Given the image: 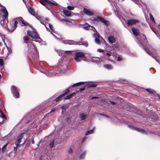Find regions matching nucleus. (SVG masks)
I'll list each match as a JSON object with an SVG mask.
<instances>
[{
    "instance_id": "nucleus-43",
    "label": "nucleus",
    "mask_w": 160,
    "mask_h": 160,
    "mask_svg": "<svg viewBox=\"0 0 160 160\" xmlns=\"http://www.w3.org/2000/svg\"><path fill=\"white\" fill-rule=\"evenodd\" d=\"M7 145H8V143L6 144L2 147V152H3L4 151V150L6 148V147L7 146Z\"/></svg>"
},
{
    "instance_id": "nucleus-49",
    "label": "nucleus",
    "mask_w": 160,
    "mask_h": 160,
    "mask_svg": "<svg viewBox=\"0 0 160 160\" xmlns=\"http://www.w3.org/2000/svg\"><path fill=\"white\" fill-rule=\"evenodd\" d=\"M55 110V108H53L50 111V112L51 113L53 112H54Z\"/></svg>"
},
{
    "instance_id": "nucleus-13",
    "label": "nucleus",
    "mask_w": 160,
    "mask_h": 160,
    "mask_svg": "<svg viewBox=\"0 0 160 160\" xmlns=\"http://www.w3.org/2000/svg\"><path fill=\"white\" fill-rule=\"evenodd\" d=\"M14 20H15V21H14V26H13V28L12 29H10L8 27V26L5 27V28L7 30H8V31H9L11 32H12L13 31L15 30L16 28L17 27V24H18V22L17 20H15V19H14Z\"/></svg>"
},
{
    "instance_id": "nucleus-60",
    "label": "nucleus",
    "mask_w": 160,
    "mask_h": 160,
    "mask_svg": "<svg viewBox=\"0 0 160 160\" xmlns=\"http://www.w3.org/2000/svg\"><path fill=\"white\" fill-rule=\"evenodd\" d=\"M65 19H61V21H65Z\"/></svg>"
},
{
    "instance_id": "nucleus-40",
    "label": "nucleus",
    "mask_w": 160,
    "mask_h": 160,
    "mask_svg": "<svg viewBox=\"0 0 160 160\" xmlns=\"http://www.w3.org/2000/svg\"><path fill=\"white\" fill-rule=\"evenodd\" d=\"M67 8L69 10H72L74 8V7L72 6H68Z\"/></svg>"
},
{
    "instance_id": "nucleus-20",
    "label": "nucleus",
    "mask_w": 160,
    "mask_h": 160,
    "mask_svg": "<svg viewBox=\"0 0 160 160\" xmlns=\"http://www.w3.org/2000/svg\"><path fill=\"white\" fill-rule=\"evenodd\" d=\"M87 116V115L83 113H81L79 115L80 118L82 120H84L85 119Z\"/></svg>"
},
{
    "instance_id": "nucleus-29",
    "label": "nucleus",
    "mask_w": 160,
    "mask_h": 160,
    "mask_svg": "<svg viewBox=\"0 0 160 160\" xmlns=\"http://www.w3.org/2000/svg\"><path fill=\"white\" fill-rule=\"evenodd\" d=\"M140 37L143 38L144 42L146 43L147 42V39L146 37L143 34H142L140 35Z\"/></svg>"
},
{
    "instance_id": "nucleus-44",
    "label": "nucleus",
    "mask_w": 160,
    "mask_h": 160,
    "mask_svg": "<svg viewBox=\"0 0 160 160\" xmlns=\"http://www.w3.org/2000/svg\"><path fill=\"white\" fill-rule=\"evenodd\" d=\"M143 49H144V50L146 51V52H147L148 54L149 55H150V56H152V57L153 58H155V57H154L153 56H152L151 55V54L150 53H149V52H148V51H147L144 48H143Z\"/></svg>"
},
{
    "instance_id": "nucleus-50",
    "label": "nucleus",
    "mask_w": 160,
    "mask_h": 160,
    "mask_svg": "<svg viewBox=\"0 0 160 160\" xmlns=\"http://www.w3.org/2000/svg\"><path fill=\"white\" fill-rule=\"evenodd\" d=\"M110 103L112 104V105H114V104H116V103L114 102H113V101H110Z\"/></svg>"
},
{
    "instance_id": "nucleus-51",
    "label": "nucleus",
    "mask_w": 160,
    "mask_h": 160,
    "mask_svg": "<svg viewBox=\"0 0 160 160\" xmlns=\"http://www.w3.org/2000/svg\"><path fill=\"white\" fill-rule=\"evenodd\" d=\"M84 89H85V88H82L80 89V92H82V91L84 90Z\"/></svg>"
},
{
    "instance_id": "nucleus-28",
    "label": "nucleus",
    "mask_w": 160,
    "mask_h": 160,
    "mask_svg": "<svg viewBox=\"0 0 160 160\" xmlns=\"http://www.w3.org/2000/svg\"><path fill=\"white\" fill-rule=\"evenodd\" d=\"M112 48L114 50H117L118 49L119 45L118 44L115 43L114 44H112Z\"/></svg>"
},
{
    "instance_id": "nucleus-22",
    "label": "nucleus",
    "mask_w": 160,
    "mask_h": 160,
    "mask_svg": "<svg viewBox=\"0 0 160 160\" xmlns=\"http://www.w3.org/2000/svg\"><path fill=\"white\" fill-rule=\"evenodd\" d=\"M104 67L108 70L112 69L113 68L112 66L109 64H105L104 65Z\"/></svg>"
},
{
    "instance_id": "nucleus-54",
    "label": "nucleus",
    "mask_w": 160,
    "mask_h": 160,
    "mask_svg": "<svg viewBox=\"0 0 160 160\" xmlns=\"http://www.w3.org/2000/svg\"><path fill=\"white\" fill-rule=\"evenodd\" d=\"M74 94V93H72L71 94L69 95L70 96V97L71 98Z\"/></svg>"
},
{
    "instance_id": "nucleus-63",
    "label": "nucleus",
    "mask_w": 160,
    "mask_h": 160,
    "mask_svg": "<svg viewBox=\"0 0 160 160\" xmlns=\"http://www.w3.org/2000/svg\"><path fill=\"white\" fill-rule=\"evenodd\" d=\"M157 95L158 96V98L160 99V95L158 94Z\"/></svg>"
},
{
    "instance_id": "nucleus-30",
    "label": "nucleus",
    "mask_w": 160,
    "mask_h": 160,
    "mask_svg": "<svg viewBox=\"0 0 160 160\" xmlns=\"http://www.w3.org/2000/svg\"><path fill=\"white\" fill-rule=\"evenodd\" d=\"M29 12L32 15H34V12L33 8L31 7L30 8L28 9Z\"/></svg>"
},
{
    "instance_id": "nucleus-34",
    "label": "nucleus",
    "mask_w": 160,
    "mask_h": 160,
    "mask_svg": "<svg viewBox=\"0 0 160 160\" xmlns=\"http://www.w3.org/2000/svg\"><path fill=\"white\" fill-rule=\"evenodd\" d=\"M3 62L2 59L0 58V65L1 68H2L3 67Z\"/></svg>"
},
{
    "instance_id": "nucleus-31",
    "label": "nucleus",
    "mask_w": 160,
    "mask_h": 160,
    "mask_svg": "<svg viewBox=\"0 0 160 160\" xmlns=\"http://www.w3.org/2000/svg\"><path fill=\"white\" fill-rule=\"evenodd\" d=\"M97 85L94 84H89L87 85V87L88 88H94L96 87Z\"/></svg>"
},
{
    "instance_id": "nucleus-18",
    "label": "nucleus",
    "mask_w": 160,
    "mask_h": 160,
    "mask_svg": "<svg viewBox=\"0 0 160 160\" xmlns=\"http://www.w3.org/2000/svg\"><path fill=\"white\" fill-rule=\"evenodd\" d=\"M132 32L133 34L136 36H138L139 34V31L138 29L135 28H132Z\"/></svg>"
},
{
    "instance_id": "nucleus-24",
    "label": "nucleus",
    "mask_w": 160,
    "mask_h": 160,
    "mask_svg": "<svg viewBox=\"0 0 160 160\" xmlns=\"http://www.w3.org/2000/svg\"><path fill=\"white\" fill-rule=\"evenodd\" d=\"M94 128H93L91 130H89L86 133L85 135H88L92 134L94 132Z\"/></svg>"
},
{
    "instance_id": "nucleus-57",
    "label": "nucleus",
    "mask_w": 160,
    "mask_h": 160,
    "mask_svg": "<svg viewBox=\"0 0 160 160\" xmlns=\"http://www.w3.org/2000/svg\"><path fill=\"white\" fill-rule=\"evenodd\" d=\"M138 44L141 47H142V43H138Z\"/></svg>"
},
{
    "instance_id": "nucleus-7",
    "label": "nucleus",
    "mask_w": 160,
    "mask_h": 160,
    "mask_svg": "<svg viewBox=\"0 0 160 160\" xmlns=\"http://www.w3.org/2000/svg\"><path fill=\"white\" fill-rule=\"evenodd\" d=\"M40 2L41 4L44 6H46V5L47 4H48L51 6L54 5V3L48 0H40Z\"/></svg>"
},
{
    "instance_id": "nucleus-38",
    "label": "nucleus",
    "mask_w": 160,
    "mask_h": 160,
    "mask_svg": "<svg viewBox=\"0 0 160 160\" xmlns=\"http://www.w3.org/2000/svg\"><path fill=\"white\" fill-rule=\"evenodd\" d=\"M149 16L150 18L152 21L153 22H155V21L154 20V19L151 13L149 14Z\"/></svg>"
},
{
    "instance_id": "nucleus-47",
    "label": "nucleus",
    "mask_w": 160,
    "mask_h": 160,
    "mask_svg": "<svg viewBox=\"0 0 160 160\" xmlns=\"http://www.w3.org/2000/svg\"><path fill=\"white\" fill-rule=\"evenodd\" d=\"M98 51L99 52H103V50L101 49H98Z\"/></svg>"
},
{
    "instance_id": "nucleus-3",
    "label": "nucleus",
    "mask_w": 160,
    "mask_h": 160,
    "mask_svg": "<svg viewBox=\"0 0 160 160\" xmlns=\"http://www.w3.org/2000/svg\"><path fill=\"white\" fill-rule=\"evenodd\" d=\"M12 93L13 96L15 98L18 97L19 95V92L17 91L16 87L14 86H12L11 87Z\"/></svg>"
},
{
    "instance_id": "nucleus-6",
    "label": "nucleus",
    "mask_w": 160,
    "mask_h": 160,
    "mask_svg": "<svg viewBox=\"0 0 160 160\" xmlns=\"http://www.w3.org/2000/svg\"><path fill=\"white\" fill-rule=\"evenodd\" d=\"M15 19L17 20L21 26H23L28 24V23L24 20L21 17L16 18Z\"/></svg>"
},
{
    "instance_id": "nucleus-19",
    "label": "nucleus",
    "mask_w": 160,
    "mask_h": 160,
    "mask_svg": "<svg viewBox=\"0 0 160 160\" xmlns=\"http://www.w3.org/2000/svg\"><path fill=\"white\" fill-rule=\"evenodd\" d=\"M85 84L84 82H80L74 84L72 86V87L74 88L79 86L83 85Z\"/></svg>"
},
{
    "instance_id": "nucleus-46",
    "label": "nucleus",
    "mask_w": 160,
    "mask_h": 160,
    "mask_svg": "<svg viewBox=\"0 0 160 160\" xmlns=\"http://www.w3.org/2000/svg\"><path fill=\"white\" fill-rule=\"evenodd\" d=\"M71 98L70 97V96L69 95L67 96L65 98V99H70Z\"/></svg>"
},
{
    "instance_id": "nucleus-55",
    "label": "nucleus",
    "mask_w": 160,
    "mask_h": 160,
    "mask_svg": "<svg viewBox=\"0 0 160 160\" xmlns=\"http://www.w3.org/2000/svg\"><path fill=\"white\" fill-rule=\"evenodd\" d=\"M155 34L158 37V38L160 39V35H157V34L155 33Z\"/></svg>"
},
{
    "instance_id": "nucleus-15",
    "label": "nucleus",
    "mask_w": 160,
    "mask_h": 160,
    "mask_svg": "<svg viewBox=\"0 0 160 160\" xmlns=\"http://www.w3.org/2000/svg\"><path fill=\"white\" fill-rule=\"evenodd\" d=\"M40 21L41 23L43 25H44L46 28L47 29V30L48 29V28H47V27L46 26V24H47V23L49 21V19L48 18H45L44 20V21L42 22V19H41V18H40L39 19L37 18Z\"/></svg>"
},
{
    "instance_id": "nucleus-21",
    "label": "nucleus",
    "mask_w": 160,
    "mask_h": 160,
    "mask_svg": "<svg viewBox=\"0 0 160 160\" xmlns=\"http://www.w3.org/2000/svg\"><path fill=\"white\" fill-rule=\"evenodd\" d=\"M63 12L64 14L66 16H70L71 15V13L68 10H64Z\"/></svg>"
},
{
    "instance_id": "nucleus-52",
    "label": "nucleus",
    "mask_w": 160,
    "mask_h": 160,
    "mask_svg": "<svg viewBox=\"0 0 160 160\" xmlns=\"http://www.w3.org/2000/svg\"><path fill=\"white\" fill-rule=\"evenodd\" d=\"M86 137H84L83 138V139H82V142H83L84 141V140L86 139Z\"/></svg>"
},
{
    "instance_id": "nucleus-32",
    "label": "nucleus",
    "mask_w": 160,
    "mask_h": 160,
    "mask_svg": "<svg viewBox=\"0 0 160 160\" xmlns=\"http://www.w3.org/2000/svg\"><path fill=\"white\" fill-rule=\"evenodd\" d=\"M146 90L148 92L151 93H154L155 92L154 90L151 89H147Z\"/></svg>"
},
{
    "instance_id": "nucleus-33",
    "label": "nucleus",
    "mask_w": 160,
    "mask_h": 160,
    "mask_svg": "<svg viewBox=\"0 0 160 160\" xmlns=\"http://www.w3.org/2000/svg\"><path fill=\"white\" fill-rule=\"evenodd\" d=\"M83 28L86 30L92 29V26L89 25L87 26H85Z\"/></svg>"
},
{
    "instance_id": "nucleus-56",
    "label": "nucleus",
    "mask_w": 160,
    "mask_h": 160,
    "mask_svg": "<svg viewBox=\"0 0 160 160\" xmlns=\"http://www.w3.org/2000/svg\"><path fill=\"white\" fill-rule=\"evenodd\" d=\"M65 22H70V21L68 20V19H65Z\"/></svg>"
},
{
    "instance_id": "nucleus-25",
    "label": "nucleus",
    "mask_w": 160,
    "mask_h": 160,
    "mask_svg": "<svg viewBox=\"0 0 160 160\" xmlns=\"http://www.w3.org/2000/svg\"><path fill=\"white\" fill-rule=\"evenodd\" d=\"M24 40L25 41H27V42H25L28 44V45L29 46V45H31L30 42L31 41L29 40V38L28 37H26L24 38Z\"/></svg>"
},
{
    "instance_id": "nucleus-9",
    "label": "nucleus",
    "mask_w": 160,
    "mask_h": 160,
    "mask_svg": "<svg viewBox=\"0 0 160 160\" xmlns=\"http://www.w3.org/2000/svg\"><path fill=\"white\" fill-rule=\"evenodd\" d=\"M72 51H61L58 53L59 55L61 56H64L71 54Z\"/></svg>"
},
{
    "instance_id": "nucleus-10",
    "label": "nucleus",
    "mask_w": 160,
    "mask_h": 160,
    "mask_svg": "<svg viewBox=\"0 0 160 160\" xmlns=\"http://www.w3.org/2000/svg\"><path fill=\"white\" fill-rule=\"evenodd\" d=\"M128 127L136 131L139 132H141L142 133H146V131L144 129L135 128L131 125H128Z\"/></svg>"
},
{
    "instance_id": "nucleus-17",
    "label": "nucleus",
    "mask_w": 160,
    "mask_h": 160,
    "mask_svg": "<svg viewBox=\"0 0 160 160\" xmlns=\"http://www.w3.org/2000/svg\"><path fill=\"white\" fill-rule=\"evenodd\" d=\"M109 42L110 43H113L115 42L116 39L113 36H110L108 38Z\"/></svg>"
},
{
    "instance_id": "nucleus-41",
    "label": "nucleus",
    "mask_w": 160,
    "mask_h": 160,
    "mask_svg": "<svg viewBox=\"0 0 160 160\" xmlns=\"http://www.w3.org/2000/svg\"><path fill=\"white\" fill-rule=\"evenodd\" d=\"M20 147V146L16 145V146L14 147V151L16 152L17 151L18 148Z\"/></svg>"
},
{
    "instance_id": "nucleus-37",
    "label": "nucleus",
    "mask_w": 160,
    "mask_h": 160,
    "mask_svg": "<svg viewBox=\"0 0 160 160\" xmlns=\"http://www.w3.org/2000/svg\"><path fill=\"white\" fill-rule=\"evenodd\" d=\"M7 49L8 50V55H9L11 54L12 52V49L11 48H8L7 46Z\"/></svg>"
},
{
    "instance_id": "nucleus-53",
    "label": "nucleus",
    "mask_w": 160,
    "mask_h": 160,
    "mask_svg": "<svg viewBox=\"0 0 160 160\" xmlns=\"http://www.w3.org/2000/svg\"><path fill=\"white\" fill-rule=\"evenodd\" d=\"M98 98L97 97H92L91 99H95V98Z\"/></svg>"
},
{
    "instance_id": "nucleus-48",
    "label": "nucleus",
    "mask_w": 160,
    "mask_h": 160,
    "mask_svg": "<svg viewBox=\"0 0 160 160\" xmlns=\"http://www.w3.org/2000/svg\"><path fill=\"white\" fill-rule=\"evenodd\" d=\"M68 152L70 153H72V148H70L68 151Z\"/></svg>"
},
{
    "instance_id": "nucleus-12",
    "label": "nucleus",
    "mask_w": 160,
    "mask_h": 160,
    "mask_svg": "<svg viewBox=\"0 0 160 160\" xmlns=\"http://www.w3.org/2000/svg\"><path fill=\"white\" fill-rule=\"evenodd\" d=\"M23 133H22L18 137L17 139L15 141V145H19L20 146V143L21 142V140L23 138Z\"/></svg>"
},
{
    "instance_id": "nucleus-5",
    "label": "nucleus",
    "mask_w": 160,
    "mask_h": 160,
    "mask_svg": "<svg viewBox=\"0 0 160 160\" xmlns=\"http://www.w3.org/2000/svg\"><path fill=\"white\" fill-rule=\"evenodd\" d=\"M27 34L28 35L30 36L31 37L33 38H39L37 33L35 31L31 32L29 31H27Z\"/></svg>"
},
{
    "instance_id": "nucleus-16",
    "label": "nucleus",
    "mask_w": 160,
    "mask_h": 160,
    "mask_svg": "<svg viewBox=\"0 0 160 160\" xmlns=\"http://www.w3.org/2000/svg\"><path fill=\"white\" fill-rule=\"evenodd\" d=\"M98 19H99L100 21L102 22H103L105 25L108 26V22L105 20L103 18L100 16H98L97 17Z\"/></svg>"
},
{
    "instance_id": "nucleus-42",
    "label": "nucleus",
    "mask_w": 160,
    "mask_h": 160,
    "mask_svg": "<svg viewBox=\"0 0 160 160\" xmlns=\"http://www.w3.org/2000/svg\"><path fill=\"white\" fill-rule=\"evenodd\" d=\"M53 142L54 141L53 140L49 144V146L51 148H52L53 146Z\"/></svg>"
},
{
    "instance_id": "nucleus-36",
    "label": "nucleus",
    "mask_w": 160,
    "mask_h": 160,
    "mask_svg": "<svg viewBox=\"0 0 160 160\" xmlns=\"http://www.w3.org/2000/svg\"><path fill=\"white\" fill-rule=\"evenodd\" d=\"M63 97L62 96V94L60 96H59L56 99H55V101L56 102L58 101L62 97Z\"/></svg>"
},
{
    "instance_id": "nucleus-45",
    "label": "nucleus",
    "mask_w": 160,
    "mask_h": 160,
    "mask_svg": "<svg viewBox=\"0 0 160 160\" xmlns=\"http://www.w3.org/2000/svg\"><path fill=\"white\" fill-rule=\"evenodd\" d=\"M122 60V58L121 57L119 56L118 58V61H120Z\"/></svg>"
},
{
    "instance_id": "nucleus-2",
    "label": "nucleus",
    "mask_w": 160,
    "mask_h": 160,
    "mask_svg": "<svg viewBox=\"0 0 160 160\" xmlns=\"http://www.w3.org/2000/svg\"><path fill=\"white\" fill-rule=\"evenodd\" d=\"M2 13L4 17L3 20L1 21L0 23L2 25H3V26L5 28V27H7V26L6 25H4V21L5 20V19H6L8 18V13L6 8L2 10Z\"/></svg>"
},
{
    "instance_id": "nucleus-26",
    "label": "nucleus",
    "mask_w": 160,
    "mask_h": 160,
    "mask_svg": "<svg viewBox=\"0 0 160 160\" xmlns=\"http://www.w3.org/2000/svg\"><path fill=\"white\" fill-rule=\"evenodd\" d=\"M48 24L49 27L51 29V31H50L51 32V33L54 36H55V35L52 33V32H53L54 33H55L54 30L53 29V26L50 23H48Z\"/></svg>"
},
{
    "instance_id": "nucleus-4",
    "label": "nucleus",
    "mask_w": 160,
    "mask_h": 160,
    "mask_svg": "<svg viewBox=\"0 0 160 160\" xmlns=\"http://www.w3.org/2000/svg\"><path fill=\"white\" fill-rule=\"evenodd\" d=\"M114 55L113 51H107L106 53H104V57L105 58L109 60H111V58L110 57L111 56L114 57Z\"/></svg>"
},
{
    "instance_id": "nucleus-14",
    "label": "nucleus",
    "mask_w": 160,
    "mask_h": 160,
    "mask_svg": "<svg viewBox=\"0 0 160 160\" xmlns=\"http://www.w3.org/2000/svg\"><path fill=\"white\" fill-rule=\"evenodd\" d=\"M83 11L84 13L87 15L92 16L94 14L93 12L86 8H84Z\"/></svg>"
},
{
    "instance_id": "nucleus-61",
    "label": "nucleus",
    "mask_w": 160,
    "mask_h": 160,
    "mask_svg": "<svg viewBox=\"0 0 160 160\" xmlns=\"http://www.w3.org/2000/svg\"><path fill=\"white\" fill-rule=\"evenodd\" d=\"M158 28L160 29V24H159L158 26Z\"/></svg>"
},
{
    "instance_id": "nucleus-1",
    "label": "nucleus",
    "mask_w": 160,
    "mask_h": 160,
    "mask_svg": "<svg viewBox=\"0 0 160 160\" xmlns=\"http://www.w3.org/2000/svg\"><path fill=\"white\" fill-rule=\"evenodd\" d=\"M74 59L76 62H81L82 58L84 57L85 55L82 52H77L75 54Z\"/></svg>"
},
{
    "instance_id": "nucleus-23",
    "label": "nucleus",
    "mask_w": 160,
    "mask_h": 160,
    "mask_svg": "<svg viewBox=\"0 0 160 160\" xmlns=\"http://www.w3.org/2000/svg\"><path fill=\"white\" fill-rule=\"evenodd\" d=\"M0 117L4 119H7L6 117L1 109H0Z\"/></svg>"
},
{
    "instance_id": "nucleus-27",
    "label": "nucleus",
    "mask_w": 160,
    "mask_h": 160,
    "mask_svg": "<svg viewBox=\"0 0 160 160\" xmlns=\"http://www.w3.org/2000/svg\"><path fill=\"white\" fill-rule=\"evenodd\" d=\"M69 88H67L65 90L63 91V93L62 94V96H64L67 94L69 92Z\"/></svg>"
},
{
    "instance_id": "nucleus-39",
    "label": "nucleus",
    "mask_w": 160,
    "mask_h": 160,
    "mask_svg": "<svg viewBox=\"0 0 160 160\" xmlns=\"http://www.w3.org/2000/svg\"><path fill=\"white\" fill-rule=\"evenodd\" d=\"M81 43L80 44H81L85 46L86 47H87L88 46V43L87 42H81Z\"/></svg>"
},
{
    "instance_id": "nucleus-62",
    "label": "nucleus",
    "mask_w": 160,
    "mask_h": 160,
    "mask_svg": "<svg viewBox=\"0 0 160 160\" xmlns=\"http://www.w3.org/2000/svg\"><path fill=\"white\" fill-rule=\"evenodd\" d=\"M94 21H98V20H97L96 18H95V19H94Z\"/></svg>"
},
{
    "instance_id": "nucleus-8",
    "label": "nucleus",
    "mask_w": 160,
    "mask_h": 160,
    "mask_svg": "<svg viewBox=\"0 0 160 160\" xmlns=\"http://www.w3.org/2000/svg\"><path fill=\"white\" fill-rule=\"evenodd\" d=\"M93 37L95 38V42L98 44L101 43V41L100 38H101V37L98 33H95L93 34Z\"/></svg>"
},
{
    "instance_id": "nucleus-11",
    "label": "nucleus",
    "mask_w": 160,
    "mask_h": 160,
    "mask_svg": "<svg viewBox=\"0 0 160 160\" xmlns=\"http://www.w3.org/2000/svg\"><path fill=\"white\" fill-rule=\"evenodd\" d=\"M138 22L139 21L138 20L131 19L128 21L127 24L128 26H130L134 25Z\"/></svg>"
},
{
    "instance_id": "nucleus-58",
    "label": "nucleus",
    "mask_w": 160,
    "mask_h": 160,
    "mask_svg": "<svg viewBox=\"0 0 160 160\" xmlns=\"http://www.w3.org/2000/svg\"><path fill=\"white\" fill-rule=\"evenodd\" d=\"M139 2V0H135V3H137Z\"/></svg>"
},
{
    "instance_id": "nucleus-59",
    "label": "nucleus",
    "mask_w": 160,
    "mask_h": 160,
    "mask_svg": "<svg viewBox=\"0 0 160 160\" xmlns=\"http://www.w3.org/2000/svg\"><path fill=\"white\" fill-rule=\"evenodd\" d=\"M63 43H65V44H71V43H69L68 42H66V43H65V42H63Z\"/></svg>"
},
{
    "instance_id": "nucleus-64",
    "label": "nucleus",
    "mask_w": 160,
    "mask_h": 160,
    "mask_svg": "<svg viewBox=\"0 0 160 160\" xmlns=\"http://www.w3.org/2000/svg\"><path fill=\"white\" fill-rule=\"evenodd\" d=\"M34 140H32V143H34Z\"/></svg>"
},
{
    "instance_id": "nucleus-35",
    "label": "nucleus",
    "mask_w": 160,
    "mask_h": 160,
    "mask_svg": "<svg viewBox=\"0 0 160 160\" xmlns=\"http://www.w3.org/2000/svg\"><path fill=\"white\" fill-rule=\"evenodd\" d=\"M86 153V152H83L81 155H80L79 157L81 159L83 158L85 156V154Z\"/></svg>"
}]
</instances>
